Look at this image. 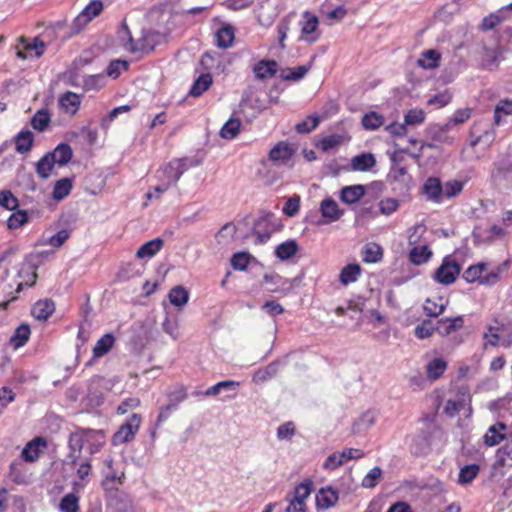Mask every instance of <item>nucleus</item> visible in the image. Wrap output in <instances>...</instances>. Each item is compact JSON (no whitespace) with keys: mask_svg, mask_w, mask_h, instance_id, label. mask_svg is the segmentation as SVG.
Instances as JSON below:
<instances>
[{"mask_svg":"<svg viewBox=\"0 0 512 512\" xmlns=\"http://www.w3.org/2000/svg\"><path fill=\"white\" fill-rule=\"evenodd\" d=\"M424 195L433 201V202H441L443 196V186L441 181L436 177H429L423 184L422 187Z\"/></svg>","mask_w":512,"mask_h":512,"instance_id":"nucleus-16","label":"nucleus"},{"mask_svg":"<svg viewBox=\"0 0 512 512\" xmlns=\"http://www.w3.org/2000/svg\"><path fill=\"white\" fill-rule=\"evenodd\" d=\"M61 512H79V497L74 493L66 494L60 501Z\"/></svg>","mask_w":512,"mask_h":512,"instance_id":"nucleus-49","label":"nucleus"},{"mask_svg":"<svg viewBox=\"0 0 512 512\" xmlns=\"http://www.w3.org/2000/svg\"><path fill=\"white\" fill-rule=\"evenodd\" d=\"M251 258V255L247 252H237L231 258V265L236 270H246Z\"/></svg>","mask_w":512,"mask_h":512,"instance_id":"nucleus-56","label":"nucleus"},{"mask_svg":"<svg viewBox=\"0 0 512 512\" xmlns=\"http://www.w3.org/2000/svg\"><path fill=\"white\" fill-rule=\"evenodd\" d=\"M432 256V251L428 246H416L410 250L409 260L414 265H422L426 263Z\"/></svg>","mask_w":512,"mask_h":512,"instance_id":"nucleus-34","label":"nucleus"},{"mask_svg":"<svg viewBox=\"0 0 512 512\" xmlns=\"http://www.w3.org/2000/svg\"><path fill=\"white\" fill-rule=\"evenodd\" d=\"M234 30L231 26H225L216 33L217 46L219 48H228L234 40Z\"/></svg>","mask_w":512,"mask_h":512,"instance_id":"nucleus-43","label":"nucleus"},{"mask_svg":"<svg viewBox=\"0 0 512 512\" xmlns=\"http://www.w3.org/2000/svg\"><path fill=\"white\" fill-rule=\"evenodd\" d=\"M463 324L464 320L461 316L441 319L436 323V331L441 335H448L451 332L460 329Z\"/></svg>","mask_w":512,"mask_h":512,"instance_id":"nucleus-24","label":"nucleus"},{"mask_svg":"<svg viewBox=\"0 0 512 512\" xmlns=\"http://www.w3.org/2000/svg\"><path fill=\"white\" fill-rule=\"evenodd\" d=\"M364 457L360 449L345 448L340 452L330 454L323 463L325 470H336L349 460H357Z\"/></svg>","mask_w":512,"mask_h":512,"instance_id":"nucleus-7","label":"nucleus"},{"mask_svg":"<svg viewBox=\"0 0 512 512\" xmlns=\"http://www.w3.org/2000/svg\"><path fill=\"white\" fill-rule=\"evenodd\" d=\"M30 327L27 324H21L17 327L10 337V343L14 349L22 347L30 337Z\"/></svg>","mask_w":512,"mask_h":512,"instance_id":"nucleus-35","label":"nucleus"},{"mask_svg":"<svg viewBox=\"0 0 512 512\" xmlns=\"http://www.w3.org/2000/svg\"><path fill=\"white\" fill-rule=\"evenodd\" d=\"M103 10V4L101 1L90 2L77 17L74 18L71 25L70 35L78 34L82 29L96 16H98Z\"/></svg>","mask_w":512,"mask_h":512,"instance_id":"nucleus-6","label":"nucleus"},{"mask_svg":"<svg viewBox=\"0 0 512 512\" xmlns=\"http://www.w3.org/2000/svg\"><path fill=\"white\" fill-rule=\"evenodd\" d=\"M313 482L310 479H306L300 484H298L294 491L293 496L291 497L295 501H300L301 503H306L305 500L312 492Z\"/></svg>","mask_w":512,"mask_h":512,"instance_id":"nucleus-45","label":"nucleus"},{"mask_svg":"<svg viewBox=\"0 0 512 512\" xmlns=\"http://www.w3.org/2000/svg\"><path fill=\"white\" fill-rule=\"evenodd\" d=\"M480 471V467L478 464H468L460 469L458 475V482L460 484H469L471 483L478 475Z\"/></svg>","mask_w":512,"mask_h":512,"instance_id":"nucleus-41","label":"nucleus"},{"mask_svg":"<svg viewBox=\"0 0 512 512\" xmlns=\"http://www.w3.org/2000/svg\"><path fill=\"white\" fill-rule=\"evenodd\" d=\"M48 153L51 159H54L55 163L59 166L66 165L73 156L72 148L66 143H60L52 152Z\"/></svg>","mask_w":512,"mask_h":512,"instance_id":"nucleus-25","label":"nucleus"},{"mask_svg":"<svg viewBox=\"0 0 512 512\" xmlns=\"http://www.w3.org/2000/svg\"><path fill=\"white\" fill-rule=\"evenodd\" d=\"M187 161V158L171 160L159 171L161 174L159 175V179L170 186L175 185L184 172L188 170L189 165Z\"/></svg>","mask_w":512,"mask_h":512,"instance_id":"nucleus-5","label":"nucleus"},{"mask_svg":"<svg viewBox=\"0 0 512 512\" xmlns=\"http://www.w3.org/2000/svg\"><path fill=\"white\" fill-rule=\"evenodd\" d=\"M339 499V492L332 486H326L319 489L316 494V507L317 509L326 510L337 503Z\"/></svg>","mask_w":512,"mask_h":512,"instance_id":"nucleus-13","label":"nucleus"},{"mask_svg":"<svg viewBox=\"0 0 512 512\" xmlns=\"http://www.w3.org/2000/svg\"><path fill=\"white\" fill-rule=\"evenodd\" d=\"M376 422V414L373 411H366L362 416L354 423L353 431L360 432L373 426Z\"/></svg>","mask_w":512,"mask_h":512,"instance_id":"nucleus-47","label":"nucleus"},{"mask_svg":"<svg viewBox=\"0 0 512 512\" xmlns=\"http://www.w3.org/2000/svg\"><path fill=\"white\" fill-rule=\"evenodd\" d=\"M471 117V109H458L446 123V128H452L455 125L466 122Z\"/></svg>","mask_w":512,"mask_h":512,"instance_id":"nucleus-59","label":"nucleus"},{"mask_svg":"<svg viewBox=\"0 0 512 512\" xmlns=\"http://www.w3.org/2000/svg\"><path fill=\"white\" fill-rule=\"evenodd\" d=\"M277 66L275 60H260L254 65L253 72L258 80H265L276 74Z\"/></svg>","mask_w":512,"mask_h":512,"instance_id":"nucleus-17","label":"nucleus"},{"mask_svg":"<svg viewBox=\"0 0 512 512\" xmlns=\"http://www.w3.org/2000/svg\"><path fill=\"white\" fill-rule=\"evenodd\" d=\"M9 477L15 484L25 483V475L22 472V464L20 461H13L9 466Z\"/></svg>","mask_w":512,"mask_h":512,"instance_id":"nucleus-60","label":"nucleus"},{"mask_svg":"<svg viewBox=\"0 0 512 512\" xmlns=\"http://www.w3.org/2000/svg\"><path fill=\"white\" fill-rule=\"evenodd\" d=\"M46 446L47 440L44 437H35L25 445L21 452V458L25 462H35L40 456L41 449Z\"/></svg>","mask_w":512,"mask_h":512,"instance_id":"nucleus-14","label":"nucleus"},{"mask_svg":"<svg viewBox=\"0 0 512 512\" xmlns=\"http://www.w3.org/2000/svg\"><path fill=\"white\" fill-rule=\"evenodd\" d=\"M49 256V252L31 253L25 258V262L19 272L21 275L25 270L31 271L30 282H26V285H33L37 279V268L43 264L46 258Z\"/></svg>","mask_w":512,"mask_h":512,"instance_id":"nucleus-11","label":"nucleus"},{"mask_svg":"<svg viewBox=\"0 0 512 512\" xmlns=\"http://www.w3.org/2000/svg\"><path fill=\"white\" fill-rule=\"evenodd\" d=\"M56 165L55 160L51 159L49 153L47 152L36 164V172L42 179H47L53 167Z\"/></svg>","mask_w":512,"mask_h":512,"instance_id":"nucleus-40","label":"nucleus"},{"mask_svg":"<svg viewBox=\"0 0 512 512\" xmlns=\"http://www.w3.org/2000/svg\"><path fill=\"white\" fill-rule=\"evenodd\" d=\"M119 38L123 42V45L126 50L136 53V52H151L154 50V43H149V38L153 36H158L157 31H147L143 34L142 38L135 42L128 26L123 23L122 28L118 32Z\"/></svg>","mask_w":512,"mask_h":512,"instance_id":"nucleus-1","label":"nucleus"},{"mask_svg":"<svg viewBox=\"0 0 512 512\" xmlns=\"http://www.w3.org/2000/svg\"><path fill=\"white\" fill-rule=\"evenodd\" d=\"M382 477V469L378 466L373 467L363 478L362 486L364 488H374Z\"/></svg>","mask_w":512,"mask_h":512,"instance_id":"nucleus-53","label":"nucleus"},{"mask_svg":"<svg viewBox=\"0 0 512 512\" xmlns=\"http://www.w3.org/2000/svg\"><path fill=\"white\" fill-rule=\"evenodd\" d=\"M360 274L361 267L359 264H348L341 270L339 279L343 285H348L357 281Z\"/></svg>","mask_w":512,"mask_h":512,"instance_id":"nucleus-36","label":"nucleus"},{"mask_svg":"<svg viewBox=\"0 0 512 512\" xmlns=\"http://www.w3.org/2000/svg\"><path fill=\"white\" fill-rule=\"evenodd\" d=\"M28 221V214L24 210H17L8 218L7 225L9 229H18Z\"/></svg>","mask_w":512,"mask_h":512,"instance_id":"nucleus-57","label":"nucleus"},{"mask_svg":"<svg viewBox=\"0 0 512 512\" xmlns=\"http://www.w3.org/2000/svg\"><path fill=\"white\" fill-rule=\"evenodd\" d=\"M365 192L366 188L361 184L345 186L340 191V199L346 204H354L364 196Z\"/></svg>","mask_w":512,"mask_h":512,"instance_id":"nucleus-18","label":"nucleus"},{"mask_svg":"<svg viewBox=\"0 0 512 512\" xmlns=\"http://www.w3.org/2000/svg\"><path fill=\"white\" fill-rule=\"evenodd\" d=\"M81 104L80 96L74 92L67 91L59 98L60 108L71 115L76 114Z\"/></svg>","mask_w":512,"mask_h":512,"instance_id":"nucleus-21","label":"nucleus"},{"mask_svg":"<svg viewBox=\"0 0 512 512\" xmlns=\"http://www.w3.org/2000/svg\"><path fill=\"white\" fill-rule=\"evenodd\" d=\"M319 122V117L309 116L306 120L299 122L295 128L299 134H307L314 130L318 126Z\"/></svg>","mask_w":512,"mask_h":512,"instance_id":"nucleus-62","label":"nucleus"},{"mask_svg":"<svg viewBox=\"0 0 512 512\" xmlns=\"http://www.w3.org/2000/svg\"><path fill=\"white\" fill-rule=\"evenodd\" d=\"M286 365V357L277 358L267 366L257 369L253 374L252 380L256 384L265 383L270 379L274 378L278 374L280 368Z\"/></svg>","mask_w":512,"mask_h":512,"instance_id":"nucleus-9","label":"nucleus"},{"mask_svg":"<svg viewBox=\"0 0 512 512\" xmlns=\"http://www.w3.org/2000/svg\"><path fill=\"white\" fill-rule=\"evenodd\" d=\"M164 241L161 238H155L150 240L137 250L136 256L140 259L142 258H151L163 247Z\"/></svg>","mask_w":512,"mask_h":512,"instance_id":"nucleus-29","label":"nucleus"},{"mask_svg":"<svg viewBox=\"0 0 512 512\" xmlns=\"http://www.w3.org/2000/svg\"><path fill=\"white\" fill-rule=\"evenodd\" d=\"M460 272V264L450 256H446L434 272L433 279L440 284L451 285L456 281Z\"/></svg>","mask_w":512,"mask_h":512,"instance_id":"nucleus-4","label":"nucleus"},{"mask_svg":"<svg viewBox=\"0 0 512 512\" xmlns=\"http://www.w3.org/2000/svg\"><path fill=\"white\" fill-rule=\"evenodd\" d=\"M361 123L366 130H376L384 124V117L377 112L371 111L362 117Z\"/></svg>","mask_w":512,"mask_h":512,"instance_id":"nucleus-42","label":"nucleus"},{"mask_svg":"<svg viewBox=\"0 0 512 512\" xmlns=\"http://www.w3.org/2000/svg\"><path fill=\"white\" fill-rule=\"evenodd\" d=\"M376 165V158L372 153H362L351 159V168L354 171H369Z\"/></svg>","mask_w":512,"mask_h":512,"instance_id":"nucleus-23","label":"nucleus"},{"mask_svg":"<svg viewBox=\"0 0 512 512\" xmlns=\"http://www.w3.org/2000/svg\"><path fill=\"white\" fill-rule=\"evenodd\" d=\"M281 228L282 225L273 214H265L255 222L253 227V234L257 237L256 243H266L272 233L280 231Z\"/></svg>","mask_w":512,"mask_h":512,"instance_id":"nucleus-2","label":"nucleus"},{"mask_svg":"<svg viewBox=\"0 0 512 512\" xmlns=\"http://www.w3.org/2000/svg\"><path fill=\"white\" fill-rule=\"evenodd\" d=\"M504 329L499 327H488L487 331L484 333V348H495L498 346H503L506 348L508 346V341L505 339Z\"/></svg>","mask_w":512,"mask_h":512,"instance_id":"nucleus-15","label":"nucleus"},{"mask_svg":"<svg viewBox=\"0 0 512 512\" xmlns=\"http://www.w3.org/2000/svg\"><path fill=\"white\" fill-rule=\"evenodd\" d=\"M0 206L13 211L18 208L19 201L9 190H3L0 192Z\"/></svg>","mask_w":512,"mask_h":512,"instance_id":"nucleus-55","label":"nucleus"},{"mask_svg":"<svg viewBox=\"0 0 512 512\" xmlns=\"http://www.w3.org/2000/svg\"><path fill=\"white\" fill-rule=\"evenodd\" d=\"M299 250L296 240H287L275 248V256L281 261L291 259Z\"/></svg>","mask_w":512,"mask_h":512,"instance_id":"nucleus-26","label":"nucleus"},{"mask_svg":"<svg viewBox=\"0 0 512 512\" xmlns=\"http://www.w3.org/2000/svg\"><path fill=\"white\" fill-rule=\"evenodd\" d=\"M434 331H436V324L431 320H424L421 324L417 325L414 330L415 335L419 339L430 337Z\"/></svg>","mask_w":512,"mask_h":512,"instance_id":"nucleus-58","label":"nucleus"},{"mask_svg":"<svg viewBox=\"0 0 512 512\" xmlns=\"http://www.w3.org/2000/svg\"><path fill=\"white\" fill-rule=\"evenodd\" d=\"M87 441L85 444L89 446L90 454H95L100 451L105 443V435L102 430H94L87 428Z\"/></svg>","mask_w":512,"mask_h":512,"instance_id":"nucleus-28","label":"nucleus"},{"mask_svg":"<svg viewBox=\"0 0 512 512\" xmlns=\"http://www.w3.org/2000/svg\"><path fill=\"white\" fill-rule=\"evenodd\" d=\"M447 368V362L442 358H434L426 365L427 378L430 381L439 379Z\"/></svg>","mask_w":512,"mask_h":512,"instance_id":"nucleus-30","label":"nucleus"},{"mask_svg":"<svg viewBox=\"0 0 512 512\" xmlns=\"http://www.w3.org/2000/svg\"><path fill=\"white\" fill-rule=\"evenodd\" d=\"M425 120V112L422 109H410L404 116V123L407 125H417Z\"/></svg>","mask_w":512,"mask_h":512,"instance_id":"nucleus-64","label":"nucleus"},{"mask_svg":"<svg viewBox=\"0 0 512 512\" xmlns=\"http://www.w3.org/2000/svg\"><path fill=\"white\" fill-rule=\"evenodd\" d=\"M212 76L209 73L201 74L193 83L189 95L199 97L212 85Z\"/></svg>","mask_w":512,"mask_h":512,"instance_id":"nucleus-32","label":"nucleus"},{"mask_svg":"<svg viewBox=\"0 0 512 512\" xmlns=\"http://www.w3.org/2000/svg\"><path fill=\"white\" fill-rule=\"evenodd\" d=\"M168 398V403L174 404L176 407L179 406L184 400L187 399L188 393L187 389L184 385H177L173 390H170L166 393Z\"/></svg>","mask_w":512,"mask_h":512,"instance_id":"nucleus-50","label":"nucleus"},{"mask_svg":"<svg viewBox=\"0 0 512 512\" xmlns=\"http://www.w3.org/2000/svg\"><path fill=\"white\" fill-rule=\"evenodd\" d=\"M87 428H82L79 431L73 432L69 435L68 447L69 454L66 457V462L75 465L80 458L82 449L87 441Z\"/></svg>","mask_w":512,"mask_h":512,"instance_id":"nucleus-8","label":"nucleus"},{"mask_svg":"<svg viewBox=\"0 0 512 512\" xmlns=\"http://www.w3.org/2000/svg\"><path fill=\"white\" fill-rule=\"evenodd\" d=\"M86 405L91 408L99 407L104 402V396L101 391L94 388H89L88 393L85 397Z\"/></svg>","mask_w":512,"mask_h":512,"instance_id":"nucleus-61","label":"nucleus"},{"mask_svg":"<svg viewBox=\"0 0 512 512\" xmlns=\"http://www.w3.org/2000/svg\"><path fill=\"white\" fill-rule=\"evenodd\" d=\"M115 340L116 338L112 333H106L97 341L92 352H109L112 349Z\"/></svg>","mask_w":512,"mask_h":512,"instance_id":"nucleus-54","label":"nucleus"},{"mask_svg":"<svg viewBox=\"0 0 512 512\" xmlns=\"http://www.w3.org/2000/svg\"><path fill=\"white\" fill-rule=\"evenodd\" d=\"M141 420L140 414L133 413L114 433L111 440L112 444L118 446L132 441L139 430Z\"/></svg>","mask_w":512,"mask_h":512,"instance_id":"nucleus-3","label":"nucleus"},{"mask_svg":"<svg viewBox=\"0 0 512 512\" xmlns=\"http://www.w3.org/2000/svg\"><path fill=\"white\" fill-rule=\"evenodd\" d=\"M14 141L16 151L23 154L31 150L34 142V136L31 131L22 130L15 136Z\"/></svg>","mask_w":512,"mask_h":512,"instance_id":"nucleus-27","label":"nucleus"},{"mask_svg":"<svg viewBox=\"0 0 512 512\" xmlns=\"http://www.w3.org/2000/svg\"><path fill=\"white\" fill-rule=\"evenodd\" d=\"M51 122V115L47 109L38 110L34 116L31 118L32 127L40 132L46 130Z\"/></svg>","mask_w":512,"mask_h":512,"instance_id":"nucleus-38","label":"nucleus"},{"mask_svg":"<svg viewBox=\"0 0 512 512\" xmlns=\"http://www.w3.org/2000/svg\"><path fill=\"white\" fill-rule=\"evenodd\" d=\"M296 152V148L285 141L278 142L269 152V159L277 164L287 165Z\"/></svg>","mask_w":512,"mask_h":512,"instance_id":"nucleus-10","label":"nucleus"},{"mask_svg":"<svg viewBox=\"0 0 512 512\" xmlns=\"http://www.w3.org/2000/svg\"><path fill=\"white\" fill-rule=\"evenodd\" d=\"M320 212L328 222H334L341 218L343 210L339 209L338 204L332 198L324 199L320 204Z\"/></svg>","mask_w":512,"mask_h":512,"instance_id":"nucleus-22","label":"nucleus"},{"mask_svg":"<svg viewBox=\"0 0 512 512\" xmlns=\"http://www.w3.org/2000/svg\"><path fill=\"white\" fill-rule=\"evenodd\" d=\"M343 140L344 137L342 135L331 134L319 140L317 147L324 152H328L329 150L341 145Z\"/></svg>","mask_w":512,"mask_h":512,"instance_id":"nucleus-51","label":"nucleus"},{"mask_svg":"<svg viewBox=\"0 0 512 512\" xmlns=\"http://www.w3.org/2000/svg\"><path fill=\"white\" fill-rule=\"evenodd\" d=\"M72 189V181L69 178H62L55 183L53 189V198L56 200H62L70 193Z\"/></svg>","mask_w":512,"mask_h":512,"instance_id":"nucleus-46","label":"nucleus"},{"mask_svg":"<svg viewBox=\"0 0 512 512\" xmlns=\"http://www.w3.org/2000/svg\"><path fill=\"white\" fill-rule=\"evenodd\" d=\"M431 447V433L427 429H421L412 439L411 453L415 456L428 454Z\"/></svg>","mask_w":512,"mask_h":512,"instance_id":"nucleus-12","label":"nucleus"},{"mask_svg":"<svg viewBox=\"0 0 512 512\" xmlns=\"http://www.w3.org/2000/svg\"><path fill=\"white\" fill-rule=\"evenodd\" d=\"M382 258V249L377 244H368L363 251V261L367 263H376Z\"/></svg>","mask_w":512,"mask_h":512,"instance_id":"nucleus-52","label":"nucleus"},{"mask_svg":"<svg viewBox=\"0 0 512 512\" xmlns=\"http://www.w3.org/2000/svg\"><path fill=\"white\" fill-rule=\"evenodd\" d=\"M109 506L114 512H131L132 500L126 493L116 490L109 500Z\"/></svg>","mask_w":512,"mask_h":512,"instance_id":"nucleus-19","label":"nucleus"},{"mask_svg":"<svg viewBox=\"0 0 512 512\" xmlns=\"http://www.w3.org/2000/svg\"><path fill=\"white\" fill-rule=\"evenodd\" d=\"M264 283L266 284V290L271 293L279 292V285L283 284V278L276 273L273 274H265L263 277Z\"/></svg>","mask_w":512,"mask_h":512,"instance_id":"nucleus-63","label":"nucleus"},{"mask_svg":"<svg viewBox=\"0 0 512 512\" xmlns=\"http://www.w3.org/2000/svg\"><path fill=\"white\" fill-rule=\"evenodd\" d=\"M241 121L239 118L231 117L221 128L220 136L223 139H234L240 132Z\"/></svg>","mask_w":512,"mask_h":512,"instance_id":"nucleus-37","label":"nucleus"},{"mask_svg":"<svg viewBox=\"0 0 512 512\" xmlns=\"http://www.w3.org/2000/svg\"><path fill=\"white\" fill-rule=\"evenodd\" d=\"M169 301L172 305L181 307L184 306L189 299V293L183 286L173 287L168 294Z\"/></svg>","mask_w":512,"mask_h":512,"instance_id":"nucleus-39","label":"nucleus"},{"mask_svg":"<svg viewBox=\"0 0 512 512\" xmlns=\"http://www.w3.org/2000/svg\"><path fill=\"white\" fill-rule=\"evenodd\" d=\"M312 64L297 66L295 68H288L281 71L280 78L285 81H298L305 77L308 71L311 69Z\"/></svg>","mask_w":512,"mask_h":512,"instance_id":"nucleus-33","label":"nucleus"},{"mask_svg":"<svg viewBox=\"0 0 512 512\" xmlns=\"http://www.w3.org/2000/svg\"><path fill=\"white\" fill-rule=\"evenodd\" d=\"M391 181L408 184L411 182V176L408 174L406 167L400 165H392L388 174Z\"/></svg>","mask_w":512,"mask_h":512,"instance_id":"nucleus-48","label":"nucleus"},{"mask_svg":"<svg viewBox=\"0 0 512 512\" xmlns=\"http://www.w3.org/2000/svg\"><path fill=\"white\" fill-rule=\"evenodd\" d=\"M441 54L434 49L424 51L417 60L418 66L424 69H434L439 66Z\"/></svg>","mask_w":512,"mask_h":512,"instance_id":"nucleus-31","label":"nucleus"},{"mask_svg":"<svg viewBox=\"0 0 512 512\" xmlns=\"http://www.w3.org/2000/svg\"><path fill=\"white\" fill-rule=\"evenodd\" d=\"M55 311V304L50 299L39 300L36 302L31 310L34 318L41 321H46Z\"/></svg>","mask_w":512,"mask_h":512,"instance_id":"nucleus-20","label":"nucleus"},{"mask_svg":"<svg viewBox=\"0 0 512 512\" xmlns=\"http://www.w3.org/2000/svg\"><path fill=\"white\" fill-rule=\"evenodd\" d=\"M486 270V264L480 262L475 265L469 266L463 273L462 277L469 283H473L480 280L482 278L483 272Z\"/></svg>","mask_w":512,"mask_h":512,"instance_id":"nucleus-44","label":"nucleus"}]
</instances>
